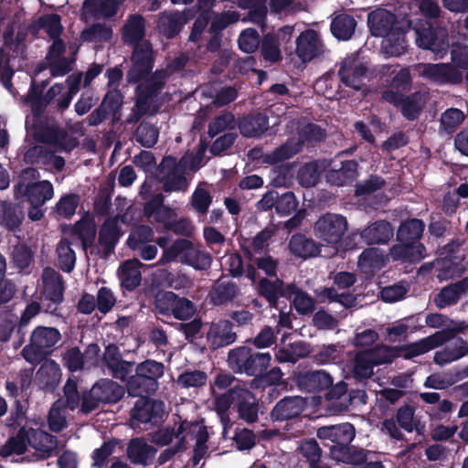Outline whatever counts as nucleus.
Instances as JSON below:
<instances>
[{"mask_svg": "<svg viewBox=\"0 0 468 468\" xmlns=\"http://www.w3.org/2000/svg\"><path fill=\"white\" fill-rule=\"evenodd\" d=\"M317 437L328 447L330 456L336 462L357 464L366 458V450L350 445L356 436L353 424L345 422L332 426H323L317 430Z\"/></svg>", "mask_w": 468, "mask_h": 468, "instance_id": "obj_1", "label": "nucleus"}, {"mask_svg": "<svg viewBox=\"0 0 468 468\" xmlns=\"http://www.w3.org/2000/svg\"><path fill=\"white\" fill-rule=\"evenodd\" d=\"M425 223L420 218H408L401 221L396 233L398 244L390 248L394 260L404 262H419L426 256V248L420 239Z\"/></svg>", "mask_w": 468, "mask_h": 468, "instance_id": "obj_2", "label": "nucleus"}, {"mask_svg": "<svg viewBox=\"0 0 468 468\" xmlns=\"http://www.w3.org/2000/svg\"><path fill=\"white\" fill-rule=\"evenodd\" d=\"M215 405L220 414L226 413L232 408L238 413L239 419L248 424L255 423L259 420V399L252 391L239 385L234 386L225 393L217 396Z\"/></svg>", "mask_w": 468, "mask_h": 468, "instance_id": "obj_3", "label": "nucleus"}, {"mask_svg": "<svg viewBox=\"0 0 468 468\" xmlns=\"http://www.w3.org/2000/svg\"><path fill=\"white\" fill-rule=\"evenodd\" d=\"M326 137L325 130L320 125L309 122L298 132V137H290L284 144L276 147L264 155L263 161L268 165H276L299 154L304 144L312 145L324 141Z\"/></svg>", "mask_w": 468, "mask_h": 468, "instance_id": "obj_4", "label": "nucleus"}, {"mask_svg": "<svg viewBox=\"0 0 468 468\" xmlns=\"http://www.w3.org/2000/svg\"><path fill=\"white\" fill-rule=\"evenodd\" d=\"M165 366L154 359H145L137 364L134 374L127 380L126 389L130 396H151L159 388V379L164 376Z\"/></svg>", "mask_w": 468, "mask_h": 468, "instance_id": "obj_5", "label": "nucleus"}, {"mask_svg": "<svg viewBox=\"0 0 468 468\" xmlns=\"http://www.w3.org/2000/svg\"><path fill=\"white\" fill-rule=\"evenodd\" d=\"M271 356L269 352H258L248 346H237L228 354V364L236 373L258 378L271 364Z\"/></svg>", "mask_w": 468, "mask_h": 468, "instance_id": "obj_6", "label": "nucleus"}, {"mask_svg": "<svg viewBox=\"0 0 468 468\" xmlns=\"http://www.w3.org/2000/svg\"><path fill=\"white\" fill-rule=\"evenodd\" d=\"M60 340L61 334L58 328L38 325L32 331L29 344L22 349L21 355L27 362L38 364Z\"/></svg>", "mask_w": 468, "mask_h": 468, "instance_id": "obj_7", "label": "nucleus"}, {"mask_svg": "<svg viewBox=\"0 0 468 468\" xmlns=\"http://www.w3.org/2000/svg\"><path fill=\"white\" fill-rule=\"evenodd\" d=\"M124 388L109 378H101L89 390L82 392L80 412L89 414L97 410L101 403L115 404L124 396Z\"/></svg>", "mask_w": 468, "mask_h": 468, "instance_id": "obj_8", "label": "nucleus"}, {"mask_svg": "<svg viewBox=\"0 0 468 468\" xmlns=\"http://www.w3.org/2000/svg\"><path fill=\"white\" fill-rule=\"evenodd\" d=\"M154 308L156 314L179 321L190 320L197 312V305L191 300L171 291L156 293Z\"/></svg>", "mask_w": 468, "mask_h": 468, "instance_id": "obj_9", "label": "nucleus"}, {"mask_svg": "<svg viewBox=\"0 0 468 468\" xmlns=\"http://www.w3.org/2000/svg\"><path fill=\"white\" fill-rule=\"evenodd\" d=\"M34 138L65 153H70L79 145L77 138L70 136L57 121L48 118L39 120L34 124Z\"/></svg>", "mask_w": 468, "mask_h": 468, "instance_id": "obj_10", "label": "nucleus"}, {"mask_svg": "<svg viewBox=\"0 0 468 468\" xmlns=\"http://www.w3.org/2000/svg\"><path fill=\"white\" fill-rule=\"evenodd\" d=\"M65 282L63 276L51 267L42 272V287L39 300L43 303V312L59 315L58 310L64 301Z\"/></svg>", "mask_w": 468, "mask_h": 468, "instance_id": "obj_11", "label": "nucleus"}, {"mask_svg": "<svg viewBox=\"0 0 468 468\" xmlns=\"http://www.w3.org/2000/svg\"><path fill=\"white\" fill-rule=\"evenodd\" d=\"M168 77L169 73L166 69H156L137 83L135 107L140 116L148 113L152 101L161 94Z\"/></svg>", "mask_w": 468, "mask_h": 468, "instance_id": "obj_12", "label": "nucleus"}, {"mask_svg": "<svg viewBox=\"0 0 468 468\" xmlns=\"http://www.w3.org/2000/svg\"><path fill=\"white\" fill-rule=\"evenodd\" d=\"M186 166L175 156H165L157 168V179L165 193L185 192L188 187Z\"/></svg>", "mask_w": 468, "mask_h": 468, "instance_id": "obj_13", "label": "nucleus"}, {"mask_svg": "<svg viewBox=\"0 0 468 468\" xmlns=\"http://www.w3.org/2000/svg\"><path fill=\"white\" fill-rule=\"evenodd\" d=\"M155 52L150 41L133 47L131 56L132 67L127 71L126 80L129 84H136L153 73Z\"/></svg>", "mask_w": 468, "mask_h": 468, "instance_id": "obj_14", "label": "nucleus"}, {"mask_svg": "<svg viewBox=\"0 0 468 468\" xmlns=\"http://www.w3.org/2000/svg\"><path fill=\"white\" fill-rule=\"evenodd\" d=\"M347 228L346 217L328 212L319 217L314 223V231L319 239L330 245H336L341 241Z\"/></svg>", "mask_w": 468, "mask_h": 468, "instance_id": "obj_15", "label": "nucleus"}, {"mask_svg": "<svg viewBox=\"0 0 468 468\" xmlns=\"http://www.w3.org/2000/svg\"><path fill=\"white\" fill-rule=\"evenodd\" d=\"M139 399L134 403L131 410V425L139 427L140 424H157L163 420L165 404L162 400L152 399L150 396H138Z\"/></svg>", "mask_w": 468, "mask_h": 468, "instance_id": "obj_16", "label": "nucleus"}, {"mask_svg": "<svg viewBox=\"0 0 468 468\" xmlns=\"http://www.w3.org/2000/svg\"><path fill=\"white\" fill-rule=\"evenodd\" d=\"M259 278L255 290L257 294L263 298L271 308H278L280 298L292 299V293L296 289V284L292 282L285 284L283 280L276 277Z\"/></svg>", "mask_w": 468, "mask_h": 468, "instance_id": "obj_17", "label": "nucleus"}, {"mask_svg": "<svg viewBox=\"0 0 468 468\" xmlns=\"http://www.w3.org/2000/svg\"><path fill=\"white\" fill-rule=\"evenodd\" d=\"M381 99L399 109L402 116L410 122L419 119L425 103L423 95L420 91L409 95L381 91Z\"/></svg>", "mask_w": 468, "mask_h": 468, "instance_id": "obj_18", "label": "nucleus"}, {"mask_svg": "<svg viewBox=\"0 0 468 468\" xmlns=\"http://www.w3.org/2000/svg\"><path fill=\"white\" fill-rule=\"evenodd\" d=\"M58 440L55 435L39 428H28V445L35 450L34 461H45L58 453Z\"/></svg>", "mask_w": 468, "mask_h": 468, "instance_id": "obj_19", "label": "nucleus"}, {"mask_svg": "<svg viewBox=\"0 0 468 468\" xmlns=\"http://www.w3.org/2000/svg\"><path fill=\"white\" fill-rule=\"evenodd\" d=\"M367 68L355 56L346 57L340 65L338 76L341 81L349 88L360 90L367 79Z\"/></svg>", "mask_w": 468, "mask_h": 468, "instance_id": "obj_20", "label": "nucleus"}, {"mask_svg": "<svg viewBox=\"0 0 468 468\" xmlns=\"http://www.w3.org/2000/svg\"><path fill=\"white\" fill-rule=\"evenodd\" d=\"M293 380L301 391L320 392L328 389L333 384V378L324 370H308L295 373Z\"/></svg>", "mask_w": 468, "mask_h": 468, "instance_id": "obj_21", "label": "nucleus"}, {"mask_svg": "<svg viewBox=\"0 0 468 468\" xmlns=\"http://www.w3.org/2000/svg\"><path fill=\"white\" fill-rule=\"evenodd\" d=\"M15 195L25 197L29 205H44L54 195L52 184L48 180L24 185H15Z\"/></svg>", "mask_w": 468, "mask_h": 468, "instance_id": "obj_22", "label": "nucleus"}, {"mask_svg": "<svg viewBox=\"0 0 468 468\" xmlns=\"http://www.w3.org/2000/svg\"><path fill=\"white\" fill-rule=\"evenodd\" d=\"M116 0H85L82 6V16L86 22H100L114 16L118 9ZM98 25L90 29H98Z\"/></svg>", "mask_w": 468, "mask_h": 468, "instance_id": "obj_23", "label": "nucleus"}, {"mask_svg": "<svg viewBox=\"0 0 468 468\" xmlns=\"http://www.w3.org/2000/svg\"><path fill=\"white\" fill-rule=\"evenodd\" d=\"M444 340L445 337L442 332H435L434 334L416 342L396 347V351L399 354V357L410 360L415 356L423 355L432 349L443 346Z\"/></svg>", "mask_w": 468, "mask_h": 468, "instance_id": "obj_24", "label": "nucleus"}, {"mask_svg": "<svg viewBox=\"0 0 468 468\" xmlns=\"http://www.w3.org/2000/svg\"><path fill=\"white\" fill-rule=\"evenodd\" d=\"M234 324L226 319L211 323L207 332V340L213 350L228 346L237 341V333L233 330Z\"/></svg>", "mask_w": 468, "mask_h": 468, "instance_id": "obj_25", "label": "nucleus"}, {"mask_svg": "<svg viewBox=\"0 0 468 468\" xmlns=\"http://www.w3.org/2000/svg\"><path fill=\"white\" fill-rule=\"evenodd\" d=\"M468 292V276L442 287L433 297L438 309L453 306Z\"/></svg>", "mask_w": 468, "mask_h": 468, "instance_id": "obj_26", "label": "nucleus"}, {"mask_svg": "<svg viewBox=\"0 0 468 468\" xmlns=\"http://www.w3.org/2000/svg\"><path fill=\"white\" fill-rule=\"evenodd\" d=\"M422 76L437 84H458L463 80V74L451 64H425Z\"/></svg>", "mask_w": 468, "mask_h": 468, "instance_id": "obj_27", "label": "nucleus"}, {"mask_svg": "<svg viewBox=\"0 0 468 468\" xmlns=\"http://www.w3.org/2000/svg\"><path fill=\"white\" fill-rule=\"evenodd\" d=\"M306 407V401L300 396H286L279 400L271 411L275 421H283L299 417Z\"/></svg>", "mask_w": 468, "mask_h": 468, "instance_id": "obj_28", "label": "nucleus"}, {"mask_svg": "<svg viewBox=\"0 0 468 468\" xmlns=\"http://www.w3.org/2000/svg\"><path fill=\"white\" fill-rule=\"evenodd\" d=\"M394 236V229L390 222L378 219L360 231L361 239L367 245L388 244Z\"/></svg>", "mask_w": 468, "mask_h": 468, "instance_id": "obj_29", "label": "nucleus"}, {"mask_svg": "<svg viewBox=\"0 0 468 468\" xmlns=\"http://www.w3.org/2000/svg\"><path fill=\"white\" fill-rule=\"evenodd\" d=\"M238 128L246 138H261L269 130V117L263 112H252L239 119Z\"/></svg>", "mask_w": 468, "mask_h": 468, "instance_id": "obj_30", "label": "nucleus"}, {"mask_svg": "<svg viewBox=\"0 0 468 468\" xmlns=\"http://www.w3.org/2000/svg\"><path fill=\"white\" fill-rule=\"evenodd\" d=\"M323 53V44L317 31H302L296 39V54L303 62H309Z\"/></svg>", "mask_w": 468, "mask_h": 468, "instance_id": "obj_31", "label": "nucleus"}, {"mask_svg": "<svg viewBox=\"0 0 468 468\" xmlns=\"http://www.w3.org/2000/svg\"><path fill=\"white\" fill-rule=\"evenodd\" d=\"M60 379L59 365L53 359H47L37 369L35 383L40 389L53 392L58 388Z\"/></svg>", "mask_w": 468, "mask_h": 468, "instance_id": "obj_32", "label": "nucleus"}, {"mask_svg": "<svg viewBox=\"0 0 468 468\" xmlns=\"http://www.w3.org/2000/svg\"><path fill=\"white\" fill-rule=\"evenodd\" d=\"M122 236L118 220L108 218L101 224L99 230L98 242L102 248L104 257H109L114 252L115 247Z\"/></svg>", "mask_w": 468, "mask_h": 468, "instance_id": "obj_33", "label": "nucleus"}, {"mask_svg": "<svg viewBox=\"0 0 468 468\" xmlns=\"http://www.w3.org/2000/svg\"><path fill=\"white\" fill-rule=\"evenodd\" d=\"M157 450L148 444L144 438L137 437L132 439L126 449V454L133 464L147 466L155 456Z\"/></svg>", "mask_w": 468, "mask_h": 468, "instance_id": "obj_34", "label": "nucleus"}, {"mask_svg": "<svg viewBox=\"0 0 468 468\" xmlns=\"http://www.w3.org/2000/svg\"><path fill=\"white\" fill-rule=\"evenodd\" d=\"M357 176L358 163L354 159L342 161L338 169H330L325 176L327 183L335 186L352 185Z\"/></svg>", "mask_w": 468, "mask_h": 468, "instance_id": "obj_35", "label": "nucleus"}, {"mask_svg": "<svg viewBox=\"0 0 468 468\" xmlns=\"http://www.w3.org/2000/svg\"><path fill=\"white\" fill-rule=\"evenodd\" d=\"M71 232L80 239L83 250L86 251L89 248H92L90 250L91 254H100V249L94 247L97 234L96 225L94 220L90 218L89 215L81 218L72 225Z\"/></svg>", "mask_w": 468, "mask_h": 468, "instance_id": "obj_36", "label": "nucleus"}, {"mask_svg": "<svg viewBox=\"0 0 468 468\" xmlns=\"http://www.w3.org/2000/svg\"><path fill=\"white\" fill-rule=\"evenodd\" d=\"M419 47L435 53L446 52L449 48L448 31H415Z\"/></svg>", "mask_w": 468, "mask_h": 468, "instance_id": "obj_37", "label": "nucleus"}, {"mask_svg": "<svg viewBox=\"0 0 468 468\" xmlns=\"http://www.w3.org/2000/svg\"><path fill=\"white\" fill-rule=\"evenodd\" d=\"M1 207L0 225L8 231L20 230V226L25 218L23 207L16 203L4 201Z\"/></svg>", "mask_w": 468, "mask_h": 468, "instance_id": "obj_38", "label": "nucleus"}, {"mask_svg": "<svg viewBox=\"0 0 468 468\" xmlns=\"http://www.w3.org/2000/svg\"><path fill=\"white\" fill-rule=\"evenodd\" d=\"M224 275L217 281L210 291V299L214 305H227L232 303L239 294V286L234 282L222 281Z\"/></svg>", "mask_w": 468, "mask_h": 468, "instance_id": "obj_39", "label": "nucleus"}, {"mask_svg": "<svg viewBox=\"0 0 468 468\" xmlns=\"http://www.w3.org/2000/svg\"><path fill=\"white\" fill-rule=\"evenodd\" d=\"M467 355L468 342L462 337H457L452 346H446L442 350L435 352L433 362L440 367H443Z\"/></svg>", "mask_w": 468, "mask_h": 468, "instance_id": "obj_40", "label": "nucleus"}, {"mask_svg": "<svg viewBox=\"0 0 468 468\" xmlns=\"http://www.w3.org/2000/svg\"><path fill=\"white\" fill-rule=\"evenodd\" d=\"M407 32L408 31H370L371 36L385 38L386 52L391 56H400L407 51Z\"/></svg>", "mask_w": 468, "mask_h": 468, "instance_id": "obj_41", "label": "nucleus"}, {"mask_svg": "<svg viewBox=\"0 0 468 468\" xmlns=\"http://www.w3.org/2000/svg\"><path fill=\"white\" fill-rule=\"evenodd\" d=\"M181 263L191 266L197 271H207L211 266L212 257L208 252L195 246L188 239Z\"/></svg>", "mask_w": 468, "mask_h": 468, "instance_id": "obj_42", "label": "nucleus"}, {"mask_svg": "<svg viewBox=\"0 0 468 468\" xmlns=\"http://www.w3.org/2000/svg\"><path fill=\"white\" fill-rule=\"evenodd\" d=\"M28 428L21 426L15 436L9 437L0 448V456L6 458L12 455H23L27 451Z\"/></svg>", "mask_w": 468, "mask_h": 468, "instance_id": "obj_43", "label": "nucleus"}, {"mask_svg": "<svg viewBox=\"0 0 468 468\" xmlns=\"http://www.w3.org/2000/svg\"><path fill=\"white\" fill-rule=\"evenodd\" d=\"M289 247L293 255L303 259L315 257L321 251L320 246L313 239L301 233L292 236Z\"/></svg>", "mask_w": 468, "mask_h": 468, "instance_id": "obj_44", "label": "nucleus"}, {"mask_svg": "<svg viewBox=\"0 0 468 468\" xmlns=\"http://www.w3.org/2000/svg\"><path fill=\"white\" fill-rule=\"evenodd\" d=\"M43 311V303L41 302L32 301L27 303L18 319V328L16 335V340L13 343L14 348L17 349L26 342V327L28 325L32 318L37 316Z\"/></svg>", "mask_w": 468, "mask_h": 468, "instance_id": "obj_45", "label": "nucleus"}, {"mask_svg": "<svg viewBox=\"0 0 468 468\" xmlns=\"http://www.w3.org/2000/svg\"><path fill=\"white\" fill-rule=\"evenodd\" d=\"M143 263L138 259L128 260L120 267L122 285L128 291H133L142 281L140 268Z\"/></svg>", "mask_w": 468, "mask_h": 468, "instance_id": "obj_46", "label": "nucleus"}, {"mask_svg": "<svg viewBox=\"0 0 468 468\" xmlns=\"http://www.w3.org/2000/svg\"><path fill=\"white\" fill-rule=\"evenodd\" d=\"M385 261L382 251L378 248L365 249L358 257L357 265L366 274H375L384 267Z\"/></svg>", "mask_w": 468, "mask_h": 468, "instance_id": "obj_47", "label": "nucleus"}, {"mask_svg": "<svg viewBox=\"0 0 468 468\" xmlns=\"http://www.w3.org/2000/svg\"><path fill=\"white\" fill-rule=\"evenodd\" d=\"M34 260V252L31 248L24 242L13 246L11 251V263L18 272L28 273L29 267Z\"/></svg>", "mask_w": 468, "mask_h": 468, "instance_id": "obj_48", "label": "nucleus"}, {"mask_svg": "<svg viewBox=\"0 0 468 468\" xmlns=\"http://www.w3.org/2000/svg\"><path fill=\"white\" fill-rule=\"evenodd\" d=\"M322 168L316 160L301 165L297 171V181L303 187L314 186L320 180Z\"/></svg>", "mask_w": 468, "mask_h": 468, "instance_id": "obj_49", "label": "nucleus"}, {"mask_svg": "<svg viewBox=\"0 0 468 468\" xmlns=\"http://www.w3.org/2000/svg\"><path fill=\"white\" fill-rule=\"evenodd\" d=\"M261 53L264 60L276 63L282 60L279 37L273 32H268L261 40Z\"/></svg>", "mask_w": 468, "mask_h": 468, "instance_id": "obj_50", "label": "nucleus"}, {"mask_svg": "<svg viewBox=\"0 0 468 468\" xmlns=\"http://www.w3.org/2000/svg\"><path fill=\"white\" fill-rule=\"evenodd\" d=\"M58 266L64 272L69 273L73 271L76 264V253L71 248L70 241L62 238L57 245Z\"/></svg>", "mask_w": 468, "mask_h": 468, "instance_id": "obj_51", "label": "nucleus"}, {"mask_svg": "<svg viewBox=\"0 0 468 468\" xmlns=\"http://www.w3.org/2000/svg\"><path fill=\"white\" fill-rule=\"evenodd\" d=\"M464 271L465 268L463 265L452 259H442L436 265V278L440 282L459 278Z\"/></svg>", "mask_w": 468, "mask_h": 468, "instance_id": "obj_52", "label": "nucleus"}, {"mask_svg": "<svg viewBox=\"0 0 468 468\" xmlns=\"http://www.w3.org/2000/svg\"><path fill=\"white\" fill-rule=\"evenodd\" d=\"M81 73L71 74L66 79L67 92L63 93L56 101V111L64 112L70 105L72 99L79 92L81 82Z\"/></svg>", "mask_w": 468, "mask_h": 468, "instance_id": "obj_53", "label": "nucleus"}, {"mask_svg": "<svg viewBox=\"0 0 468 468\" xmlns=\"http://www.w3.org/2000/svg\"><path fill=\"white\" fill-rule=\"evenodd\" d=\"M374 364L368 356V354L364 351H359L356 354L354 358L353 377L356 381L362 382L373 375Z\"/></svg>", "mask_w": 468, "mask_h": 468, "instance_id": "obj_54", "label": "nucleus"}, {"mask_svg": "<svg viewBox=\"0 0 468 468\" xmlns=\"http://www.w3.org/2000/svg\"><path fill=\"white\" fill-rule=\"evenodd\" d=\"M395 21V16L385 9H377L367 16L369 29H399L394 27Z\"/></svg>", "mask_w": 468, "mask_h": 468, "instance_id": "obj_55", "label": "nucleus"}, {"mask_svg": "<svg viewBox=\"0 0 468 468\" xmlns=\"http://www.w3.org/2000/svg\"><path fill=\"white\" fill-rule=\"evenodd\" d=\"M267 0H239V6L249 9L250 19L258 26L264 27V20L267 14Z\"/></svg>", "mask_w": 468, "mask_h": 468, "instance_id": "obj_56", "label": "nucleus"}, {"mask_svg": "<svg viewBox=\"0 0 468 468\" xmlns=\"http://www.w3.org/2000/svg\"><path fill=\"white\" fill-rule=\"evenodd\" d=\"M158 130L149 122H141L134 133L136 142L145 148H152L158 141Z\"/></svg>", "mask_w": 468, "mask_h": 468, "instance_id": "obj_57", "label": "nucleus"}, {"mask_svg": "<svg viewBox=\"0 0 468 468\" xmlns=\"http://www.w3.org/2000/svg\"><path fill=\"white\" fill-rule=\"evenodd\" d=\"M18 318L9 311L0 312V343H7L17 331Z\"/></svg>", "mask_w": 468, "mask_h": 468, "instance_id": "obj_58", "label": "nucleus"}, {"mask_svg": "<svg viewBox=\"0 0 468 468\" xmlns=\"http://www.w3.org/2000/svg\"><path fill=\"white\" fill-rule=\"evenodd\" d=\"M366 352L368 354V356L372 360L374 366L391 363L394 358L399 357V354L397 353L396 347H390L384 345L368 348Z\"/></svg>", "mask_w": 468, "mask_h": 468, "instance_id": "obj_59", "label": "nucleus"}, {"mask_svg": "<svg viewBox=\"0 0 468 468\" xmlns=\"http://www.w3.org/2000/svg\"><path fill=\"white\" fill-rule=\"evenodd\" d=\"M121 443L120 439L112 438L104 441L100 448L93 451L91 458L93 460L92 466L102 468L108 458L114 452L115 448Z\"/></svg>", "mask_w": 468, "mask_h": 468, "instance_id": "obj_60", "label": "nucleus"}, {"mask_svg": "<svg viewBox=\"0 0 468 468\" xmlns=\"http://www.w3.org/2000/svg\"><path fill=\"white\" fill-rule=\"evenodd\" d=\"M235 126V116L230 112H224L223 113L216 116L209 122L207 127V134L210 138H214L216 135L229 128L232 129Z\"/></svg>", "mask_w": 468, "mask_h": 468, "instance_id": "obj_61", "label": "nucleus"}, {"mask_svg": "<svg viewBox=\"0 0 468 468\" xmlns=\"http://www.w3.org/2000/svg\"><path fill=\"white\" fill-rule=\"evenodd\" d=\"M411 76L408 69H401L390 80L389 84L382 91H392L393 93L404 94L410 90Z\"/></svg>", "mask_w": 468, "mask_h": 468, "instance_id": "obj_62", "label": "nucleus"}, {"mask_svg": "<svg viewBox=\"0 0 468 468\" xmlns=\"http://www.w3.org/2000/svg\"><path fill=\"white\" fill-rule=\"evenodd\" d=\"M292 304L295 310L301 314H308L314 312L315 301L307 292L296 285L292 293Z\"/></svg>", "mask_w": 468, "mask_h": 468, "instance_id": "obj_63", "label": "nucleus"}, {"mask_svg": "<svg viewBox=\"0 0 468 468\" xmlns=\"http://www.w3.org/2000/svg\"><path fill=\"white\" fill-rule=\"evenodd\" d=\"M298 450L299 453L306 459L309 466L321 461L323 451L317 441L314 438L303 440Z\"/></svg>", "mask_w": 468, "mask_h": 468, "instance_id": "obj_64", "label": "nucleus"}]
</instances>
